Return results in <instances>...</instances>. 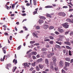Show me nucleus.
<instances>
[{
  "mask_svg": "<svg viewBox=\"0 0 73 73\" xmlns=\"http://www.w3.org/2000/svg\"><path fill=\"white\" fill-rule=\"evenodd\" d=\"M58 14L59 15H60V16H63V17H65V16L66 15V14L63 12H60L58 13Z\"/></svg>",
  "mask_w": 73,
  "mask_h": 73,
  "instance_id": "obj_1",
  "label": "nucleus"
},
{
  "mask_svg": "<svg viewBox=\"0 0 73 73\" xmlns=\"http://www.w3.org/2000/svg\"><path fill=\"white\" fill-rule=\"evenodd\" d=\"M67 23H65L63 24V27L64 28H68L69 27V25L67 24H66Z\"/></svg>",
  "mask_w": 73,
  "mask_h": 73,
  "instance_id": "obj_2",
  "label": "nucleus"
},
{
  "mask_svg": "<svg viewBox=\"0 0 73 73\" xmlns=\"http://www.w3.org/2000/svg\"><path fill=\"white\" fill-rule=\"evenodd\" d=\"M23 66H24L25 68H26V67L29 68V65L28 64V63H25L22 64Z\"/></svg>",
  "mask_w": 73,
  "mask_h": 73,
  "instance_id": "obj_3",
  "label": "nucleus"
},
{
  "mask_svg": "<svg viewBox=\"0 0 73 73\" xmlns=\"http://www.w3.org/2000/svg\"><path fill=\"white\" fill-rule=\"evenodd\" d=\"M59 66L60 67H62L63 65H64V63H63V62L62 60H60L59 62Z\"/></svg>",
  "mask_w": 73,
  "mask_h": 73,
  "instance_id": "obj_4",
  "label": "nucleus"
},
{
  "mask_svg": "<svg viewBox=\"0 0 73 73\" xmlns=\"http://www.w3.org/2000/svg\"><path fill=\"white\" fill-rule=\"evenodd\" d=\"M52 60L54 62H56V56H53L52 58Z\"/></svg>",
  "mask_w": 73,
  "mask_h": 73,
  "instance_id": "obj_5",
  "label": "nucleus"
},
{
  "mask_svg": "<svg viewBox=\"0 0 73 73\" xmlns=\"http://www.w3.org/2000/svg\"><path fill=\"white\" fill-rule=\"evenodd\" d=\"M44 64H43V65H42L41 64H39L38 66L40 69H42L44 67Z\"/></svg>",
  "mask_w": 73,
  "mask_h": 73,
  "instance_id": "obj_6",
  "label": "nucleus"
},
{
  "mask_svg": "<svg viewBox=\"0 0 73 73\" xmlns=\"http://www.w3.org/2000/svg\"><path fill=\"white\" fill-rule=\"evenodd\" d=\"M45 63L46 65H48L49 64V61H48V59H46L44 60Z\"/></svg>",
  "mask_w": 73,
  "mask_h": 73,
  "instance_id": "obj_7",
  "label": "nucleus"
},
{
  "mask_svg": "<svg viewBox=\"0 0 73 73\" xmlns=\"http://www.w3.org/2000/svg\"><path fill=\"white\" fill-rule=\"evenodd\" d=\"M58 32H59L61 33H62L64 32V30L62 29H58Z\"/></svg>",
  "mask_w": 73,
  "mask_h": 73,
  "instance_id": "obj_8",
  "label": "nucleus"
},
{
  "mask_svg": "<svg viewBox=\"0 0 73 73\" xmlns=\"http://www.w3.org/2000/svg\"><path fill=\"white\" fill-rule=\"evenodd\" d=\"M42 61V59L40 58V59H38L37 60V62H41Z\"/></svg>",
  "mask_w": 73,
  "mask_h": 73,
  "instance_id": "obj_9",
  "label": "nucleus"
},
{
  "mask_svg": "<svg viewBox=\"0 0 73 73\" xmlns=\"http://www.w3.org/2000/svg\"><path fill=\"white\" fill-rule=\"evenodd\" d=\"M43 27L45 29H47L49 27V26L47 25H43Z\"/></svg>",
  "mask_w": 73,
  "mask_h": 73,
  "instance_id": "obj_10",
  "label": "nucleus"
},
{
  "mask_svg": "<svg viewBox=\"0 0 73 73\" xmlns=\"http://www.w3.org/2000/svg\"><path fill=\"white\" fill-rule=\"evenodd\" d=\"M65 65L66 66H69V65H70V63L65 62Z\"/></svg>",
  "mask_w": 73,
  "mask_h": 73,
  "instance_id": "obj_11",
  "label": "nucleus"
},
{
  "mask_svg": "<svg viewBox=\"0 0 73 73\" xmlns=\"http://www.w3.org/2000/svg\"><path fill=\"white\" fill-rule=\"evenodd\" d=\"M32 35L34 37H36V38H38V36H37V35L35 34V33H33Z\"/></svg>",
  "mask_w": 73,
  "mask_h": 73,
  "instance_id": "obj_12",
  "label": "nucleus"
},
{
  "mask_svg": "<svg viewBox=\"0 0 73 73\" xmlns=\"http://www.w3.org/2000/svg\"><path fill=\"white\" fill-rule=\"evenodd\" d=\"M64 43L65 44L68 45H70V43L69 42H65Z\"/></svg>",
  "mask_w": 73,
  "mask_h": 73,
  "instance_id": "obj_13",
  "label": "nucleus"
},
{
  "mask_svg": "<svg viewBox=\"0 0 73 73\" xmlns=\"http://www.w3.org/2000/svg\"><path fill=\"white\" fill-rule=\"evenodd\" d=\"M55 46L56 48H58V49H61V46L60 45L56 44L55 45Z\"/></svg>",
  "mask_w": 73,
  "mask_h": 73,
  "instance_id": "obj_14",
  "label": "nucleus"
},
{
  "mask_svg": "<svg viewBox=\"0 0 73 73\" xmlns=\"http://www.w3.org/2000/svg\"><path fill=\"white\" fill-rule=\"evenodd\" d=\"M36 11H35L33 12V15H35L37 13V10H38V8H37L35 9Z\"/></svg>",
  "mask_w": 73,
  "mask_h": 73,
  "instance_id": "obj_15",
  "label": "nucleus"
},
{
  "mask_svg": "<svg viewBox=\"0 0 73 73\" xmlns=\"http://www.w3.org/2000/svg\"><path fill=\"white\" fill-rule=\"evenodd\" d=\"M38 21L39 24L40 25L41 24V23H44V21L42 20H39Z\"/></svg>",
  "mask_w": 73,
  "mask_h": 73,
  "instance_id": "obj_16",
  "label": "nucleus"
},
{
  "mask_svg": "<svg viewBox=\"0 0 73 73\" xmlns=\"http://www.w3.org/2000/svg\"><path fill=\"white\" fill-rule=\"evenodd\" d=\"M52 7H53V6H52L48 5V6H45V8H52Z\"/></svg>",
  "mask_w": 73,
  "mask_h": 73,
  "instance_id": "obj_17",
  "label": "nucleus"
},
{
  "mask_svg": "<svg viewBox=\"0 0 73 73\" xmlns=\"http://www.w3.org/2000/svg\"><path fill=\"white\" fill-rule=\"evenodd\" d=\"M33 3L34 5H36L37 4L36 0H33Z\"/></svg>",
  "mask_w": 73,
  "mask_h": 73,
  "instance_id": "obj_18",
  "label": "nucleus"
},
{
  "mask_svg": "<svg viewBox=\"0 0 73 73\" xmlns=\"http://www.w3.org/2000/svg\"><path fill=\"white\" fill-rule=\"evenodd\" d=\"M32 55H36L37 54V52L35 51H33L32 52Z\"/></svg>",
  "mask_w": 73,
  "mask_h": 73,
  "instance_id": "obj_19",
  "label": "nucleus"
},
{
  "mask_svg": "<svg viewBox=\"0 0 73 73\" xmlns=\"http://www.w3.org/2000/svg\"><path fill=\"white\" fill-rule=\"evenodd\" d=\"M70 58H65V60L69 62L70 61Z\"/></svg>",
  "mask_w": 73,
  "mask_h": 73,
  "instance_id": "obj_20",
  "label": "nucleus"
},
{
  "mask_svg": "<svg viewBox=\"0 0 73 73\" xmlns=\"http://www.w3.org/2000/svg\"><path fill=\"white\" fill-rule=\"evenodd\" d=\"M31 65L33 66H36V62H35L34 63H32L31 64Z\"/></svg>",
  "mask_w": 73,
  "mask_h": 73,
  "instance_id": "obj_21",
  "label": "nucleus"
},
{
  "mask_svg": "<svg viewBox=\"0 0 73 73\" xmlns=\"http://www.w3.org/2000/svg\"><path fill=\"white\" fill-rule=\"evenodd\" d=\"M5 55L3 56V59L2 58H1L0 60L1 61H4V59H5Z\"/></svg>",
  "mask_w": 73,
  "mask_h": 73,
  "instance_id": "obj_22",
  "label": "nucleus"
},
{
  "mask_svg": "<svg viewBox=\"0 0 73 73\" xmlns=\"http://www.w3.org/2000/svg\"><path fill=\"white\" fill-rule=\"evenodd\" d=\"M17 69V67H14L13 68V69L12 70V71L13 72H14L15 71V70Z\"/></svg>",
  "mask_w": 73,
  "mask_h": 73,
  "instance_id": "obj_23",
  "label": "nucleus"
},
{
  "mask_svg": "<svg viewBox=\"0 0 73 73\" xmlns=\"http://www.w3.org/2000/svg\"><path fill=\"white\" fill-rule=\"evenodd\" d=\"M54 27L52 26H50V27L49 28V29L50 30H51V29H54Z\"/></svg>",
  "mask_w": 73,
  "mask_h": 73,
  "instance_id": "obj_24",
  "label": "nucleus"
},
{
  "mask_svg": "<svg viewBox=\"0 0 73 73\" xmlns=\"http://www.w3.org/2000/svg\"><path fill=\"white\" fill-rule=\"evenodd\" d=\"M56 43H57V44H59L60 45H62V42H58V41H56Z\"/></svg>",
  "mask_w": 73,
  "mask_h": 73,
  "instance_id": "obj_25",
  "label": "nucleus"
},
{
  "mask_svg": "<svg viewBox=\"0 0 73 73\" xmlns=\"http://www.w3.org/2000/svg\"><path fill=\"white\" fill-rule=\"evenodd\" d=\"M15 62V64L16 65V64L17 63V60L15 59H14L13 61V62L14 63Z\"/></svg>",
  "mask_w": 73,
  "mask_h": 73,
  "instance_id": "obj_26",
  "label": "nucleus"
},
{
  "mask_svg": "<svg viewBox=\"0 0 73 73\" xmlns=\"http://www.w3.org/2000/svg\"><path fill=\"white\" fill-rule=\"evenodd\" d=\"M57 40L58 41H62V39L60 38L58 39H57Z\"/></svg>",
  "mask_w": 73,
  "mask_h": 73,
  "instance_id": "obj_27",
  "label": "nucleus"
},
{
  "mask_svg": "<svg viewBox=\"0 0 73 73\" xmlns=\"http://www.w3.org/2000/svg\"><path fill=\"white\" fill-rule=\"evenodd\" d=\"M47 50V49H46V48H43L41 49V51H46Z\"/></svg>",
  "mask_w": 73,
  "mask_h": 73,
  "instance_id": "obj_28",
  "label": "nucleus"
},
{
  "mask_svg": "<svg viewBox=\"0 0 73 73\" xmlns=\"http://www.w3.org/2000/svg\"><path fill=\"white\" fill-rule=\"evenodd\" d=\"M31 56L32 54H31V53H30L29 54H28V57H29V58H31Z\"/></svg>",
  "mask_w": 73,
  "mask_h": 73,
  "instance_id": "obj_29",
  "label": "nucleus"
},
{
  "mask_svg": "<svg viewBox=\"0 0 73 73\" xmlns=\"http://www.w3.org/2000/svg\"><path fill=\"white\" fill-rule=\"evenodd\" d=\"M40 18L41 19H43L44 20L46 19V18L45 17L42 16L40 17Z\"/></svg>",
  "mask_w": 73,
  "mask_h": 73,
  "instance_id": "obj_30",
  "label": "nucleus"
},
{
  "mask_svg": "<svg viewBox=\"0 0 73 73\" xmlns=\"http://www.w3.org/2000/svg\"><path fill=\"white\" fill-rule=\"evenodd\" d=\"M71 20L70 19L68 18L66 19V21L67 22H69V23H70V21Z\"/></svg>",
  "mask_w": 73,
  "mask_h": 73,
  "instance_id": "obj_31",
  "label": "nucleus"
},
{
  "mask_svg": "<svg viewBox=\"0 0 73 73\" xmlns=\"http://www.w3.org/2000/svg\"><path fill=\"white\" fill-rule=\"evenodd\" d=\"M46 15L47 17H50V18L52 17H51V16H50V15L49 14H47Z\"/></svg>",
  "mask_w": 73,
  "mask_h": 73,
  "instance_id": "obj_32",
  "label": "nucleus"
},
{
  "mask_svg": "<svg viewBox=\"0 0 73 73\" xmlns=\"http://www.w3.org/2000/svg\"><path fill=\"white\" fill-rule=\"evenodd\" d=\"M54 69L55 71H57L58 70V68L57 67H55L54 68Z\"/></svg>",
  "mask_w": 73,
  "mask_h": 73,
  "instance_id": "obj_33",
  "label": "nucleus"
},
{
  "mask_svg": "<svg viewBox=\"0 0 73 73\" xmlns=\"http://www.w3.org/2000/svg\"><path fill=\"white\" fill-rule=\"evenodd\" d=\"M36 69L38 71H39V70H40V68L38 67V66H37L36 67Z\"/></svg>",
  "mask_w": 73,
  "mask_h": 73,
  "instance_id": "obj_34",
  "label": "nucleus"
},
{
  "mask_svg": "<svg viewBox=\"0 0 73 73\" xmlns=\"http://www.w3.org/2000/svg\"><path fill=\"white\" fill-rule=\"evenodd\" d=\"M21 45H20L17 48V50H19V49H21Z\"/></svg>",
  "mask_w": 73,
  "mask_h": 73,
  "instance_id": "obj_35",
  "label": "nucleus"
},
{
  "mask_svg": "<svg viewBox=\"0 0 73 73\" xmlns=\"http://www.w3.org/2000/svg\"><path fill=\"white\" fill-rule=\"evenodd\" d=\"M40 27L38 26H37L36 27V29H40Z\"/></svg>",
  "mask_w": 73,
  "mask_h": 73,
  "instance_id": "obj_36",
  "label": "nucleus"
},
{
  "mask_svg": "<svg viewBox=\"0 0 73 73\" xmlns=\"http://www.w3.org/2000/svg\"><path fill=\"white\" fill-rule=\"evenodd\" d=\"M59 37H60V38H62H62H63L64 37V36L63 35H59Z\"/></svg>",
  "mask_w": 73,
  "mask_h": 73,
  "instance_id": "obj_37",
  "label": "nucleus"
},
{
  "mask_svg": "<svg viewBox=\"0 0 73 73\" xmlns=\"http://www.w3.org/2000/svg\"><path fill=\"white\" fill-rule=\"evenodd\" d=\"M44 41H50V39H44Z\"/></svg>",
  "mask_w": 73,
  "mask_h": 73,
  "instance_id": "obj_38",
  "label": "nucleus"
},
{
  "mask_svg": "<svg viewBox=\"0 0 73 73\" xmlns=\"http://www.w3.org/2000/svg\"><path fill=\"white\" fill-rule=\"evenodd\" d=\"M7 66H8V67H9V68H10V67H11V64H8L7 65Z\"/></svg>",
  "mask_w": 73,
  "mask_h": 73,
  "instance_id": "obj_39",
  "label": "nucleus"
},
{
  "mask_svg": "<svg viewBox=\"0 0 73 73\" xmlns=\"http://www.w3.org/2000/svg\"><path fill=\"white\" fill-rule=\"evenodd\" d=\"M49 37L50 38L51 40H53V39H54V37L52 36H50Z\"/></svg>",
  "mask_w": 73,
  "mask_h": 73,
  "instance_id": "obj_40",
  "label": "nucleus"
},
{
  "mask_svg": "<svg viewBox=\"0 0 73 73\" xmlns=\"http://www.w3.org/2000/svg\"><path fill=\"white\" fill-rule=\"evenodd\" d=\"M35 42V41H31L30 42V44H34Z\"/></svg>",
  "mask_w": 73,
  "mask_h": 73,
  "instance_id": "obj_41",
  "label": "nucleus"
},
{
  "mask_svg": "<svg viewBox=\"0 0 73 73\" xmlns=\"http://www.w3.org/2000/svg\"><path fill=\"white\" fill-rule=\"evenodd\" d=\"M50 54L51 56H53L54 54V52H51Z\"/></svg>",
  "mask_w": 73,
  "mask_h": 73,
  "instance_id": "obj_42",
  "label": "nucleus"
},
{
  "mask_svg": "<svg viewBox=\"0 0 73 73\" xmlns=\"http://www.w3.org/2000/svg\"><path fill=\"white\" fill-rule=\"evenodd\" d=\"M23 29H25V31H27L28 30V29H27V27L25 26H24L23 27Z\"/></svg>",
  "mask_w": 73,
  "mask_h": 73,
  "instance_id": "obj_43",
  "label": "nucleus"
},
{
  "mask_svg": "<svg viewBox=\"0 0 73 73\" xmlns=\"http://www.w3.org/2000/svg\"><path fill=\"white\" fill-rule=\"evenodd\" d=\"M49 43L50 44H53V41L52 40L50 41L49 42Z\"/></svg>",
  "mask_w": 73,
  "mask_h": 73,
  "instance_id": "obj_44",
  "label": "nucleus"
},
{
  "mask_svg": "<svg viewBox=\"0 0 73 73\" xmlns=\"http://www.w3.org/2000/svg\"><path fill=\"white\" fill-rule=\"evenodd\" d=\"M52 56H51V55H50V54H48V55H47V57H48V58H50V57Z\"/></svg>",
  "mask_w": 73,
  "mask_h": 73,
  "instance_id": "obj_45",
  "label": "nucleus"
},
{
  "mask_svg": "<svg viewBox=\"0 0 73 73\" xmlns=\"http://www.w3.org/2000/svg\"><path fill=\"white\" fill-rule=\"evenodd\" d=\"M64 69L65 70H68V69L66 67H64Z\"/></svg>",
  "mask_w": 73,
  "mask_h": 73,
  "instance_id": "obj_46",
  "label": "nucleus"
},
{
  "mask_svg": "<svg viewBox=\"0 0 73 73\" xmlns=\"http://www.w3.org/2000/svg\"><path fill=\"white\" fill-rule=\"evenodd\" d=\"M48 22V23H50L51 21V19H47Z\"/></svg>",
  "mask_w": 73,
  "mask_h": 73,
  "instance_id": "obj_47",
  "label": "nucleus"
},
{
  "mask_svg": "<svg viewBox=\"0 0 73 73\" xmlns=\"http://www.w3.org/2000/svg\"><path fill=\"white\" fill-rule=\"evenodd\" d=\"M2 50H3V51L4 53V54L6 53V51H5V50H4V48H2Z\"/></svg>",
  "mask_w": 73,
  "mask_h": 73,
  "instance_id": "obj_48",
  "label": "nucleus"
},
{
  "mask_svg": "<svg viewBox=\"0 0 73 73\" xmlns=\"http://www.w3.org/2000/svg\"><path fill=\"white\" fill-rule=\"evenodd\" d=\"M70 36H73V32H71L70 33Z\"/></svg>",
  "mask_w": 73,
  "mask_h": 73,
  "instance_id": "obj_49",
  "label": "nucleus"
},
{
  "mask_svg": "<svg viewBox=\"0 0 73 73\" xmlns=\"http://www.w3.org/2000/svg\"><path fill=\"white\" fill-rule=\"evenodd\" d=\"M50 67L51 69H52V70H53V69H54V68H53V66H50Z\"/></svg>",
  "mask_w": 73,
  "mask_h": 73,
  "instance_id": "obj_50",
  "label": "nucleus"
},
{
  "mask_svg": "<svg viewBox=\"0 0 73 73\" xmlns=\"http://www.w3.org/2000/svg\"><path fill=\"white\" fill-rule=\"evenodd\" d=\"M15 5H12V8H13V9H14V8L15 7Z\"/></svg>",
  "mask_w": 73,
  "mask_h": 73,
  "instance_id": "obj_51",
  "label": "nucleus"
},
{
  "mask_svg": "<svg viewBox=\"0 0 73 73\" xmlns=\"http://www.w3.org/2000/svg\"><path fill=\"white\" fill-rule=\"evenodd\" d=\"M62 73H65V71L64 69H62Z\"/></svg>",
  "mask_w": 73,
  "mask_h": 73,
  "instance_id": "obj_52",
  "label": "nucleus"
},
{
  "mask_svg": "<svg viewBox=\"0 0 73 73\" xmlns=\"http://www.w3.org/2000/svg\"><path fill=\"white\" fill-rule=\"evenodd\" d=\"M68 52L69 55H70V56H71V55H72V54H71V51H70V50H69Z\"/></svg>",
  "mask_w": 73,
  "mask_h": 73,
  "instance_id": "obj_53",
  "label": "nucleus"
},
{
  "mask_svg": "<svg viewBox=\"0 0 73 73\" xmlns=\"http://www.w3.org/2000/svg\"><path fill=\"white\" fill-rule=\"evenodd\" d=\"M33 58L34 60H35V59H36V57L35 56H33Z\"/></svg>",
  "mask_w": 73,
  "mask_h": 73,
  "instance_id": "obj_54",
  "label": "nucleus"
},
{
  "mask_svg": "<svg viewBox=\"0 0 73 73\" xmlns=\"http://www.w3.org/2000/svg\"><path fill=\"white\" fill-rule=\"evenodd\" d=\"M55 33L56 35H58V34H59V33L57 31H56L55 32Z\"/></svg>",
  "mask_w": 73,
  "mask_h": 73,
  "instance_id": "obj_55",
  "label": "nucleus"
},
{
  "mask_svg": "<svg viewBox=\"0 0 73 73\" xmlns=\"http://www.w3.org/2000/svg\"><path fill=\"white\" fill-rule=\"evenodd\" d=\"M68 33H69V32H68V31H67L65 33V35H68Z\"/></svg>",
  "mask_w": 73,
  "mask_h": 73,
  "instance_id": "obj_56",
  "label": "nucleus"
},
{
  "mask_svg": "<svg viewBox=\"0 0 73 73\" xmlns=\"http://www.w3.org/2000/svg\"><path fill=\"white\" fill-rule=\"evenodd\" d=\"M49 70L48 69H47L45 70V72H48Z\"/></svg>",
  "mask_w": 73,
  "mask_h": 73,
  "instance_id": "obj_57",
  "label": "nucleus"
},
{
  "mask_svg": "<svg viewBox=\"0 0 73 73\" xmlns=\"http://www.w3.org/2000/svg\"><path fill=\"white\" fill-rule=\"evenodd\" d=\"M31 52V50H30L28 51H27L26 53H27V54H28V53H30V52Z\"/></svg>",
  "mask_w": 73,
  "mask_h": 73,
  "instance_id": "obj_58",
  "label": "nucleus"
},
{
  "mask_svg": "<svg viewBox=\"0 0 73 73\" xmlns=\"http://www.w3.org/2000/svg\"><path fill=\"white\" fill-rule=\"evenodd\" d=\"M26 5L27 6H29L30 5V3H27Z\"/></svg>",
  "mask_w": 73,
  "mask_h": 73,
  "instance_id": "obj_59",
  "label": "nucleus"
},
{
  "mask_svg": "<svg viewBox=\"0 0 73 73\" xmlns=\"http://www.w3.org/2000/svg\"><path fill=\"white\" fill-rule=\"evenodd\" d=\"M50 66H53V63L52 62L50 63Z\"/></svg>",
  "mask_w": 73,
  "mask_h": 73,
  "instance_id": "obj_60",
  "label": "nucleus"
},
{
  "mask_svg": "<svg viewBox=\"0 0 73 73\" xmlns=\"http://www.w3.org/2000/svg\"><path fill=\"white\" fill-rule=\"evenodd\" d=\"M6 58H9V55L7 54L6 55Z\"/></svg>",
  "mask_w": 73,
  "mask_h": 73,
  "instance_id": "obj_61",
  "label": "nucleus"
},
{
  "mask_svg": "<svg viewBox=\"0 0 73 73\" xmlns=\"http://www.w3.org/2000/svg\"><path fill=\"white\" fill-rule=\"evenodd\" d=\"M36 57L37 58H39V57H40V55H39V54H38L36 56Z\"/></svg>",
  "mask_w": 73,
  "mask_h": 73,
  "instance_id": "obj_62",
  "label": "nucleus"
},
{
  "mask_svg": "<svg viewBox=\"0 0 73 73\" xmlns=\"http://www.w3.org/2000/svg\"><path fill=\"white\" fill-rule=\"evenodd\" d=\"M73 62V59H72L71 60V61L70 62V63H72Z\"/></svg>",
  "mask_w": 73,
  "mask_h": 73,
  "instance_id": "obj_63",
  "label": "nucleus"
},
{
  "mask_svg": "<svg viewBox=\"0 0 73 73\" xmlns=\"http://www.w3.org/2000/svg\"><path fill=\"white\" fill-rule=\"evenodd\" d=\"M70 23H73V19H72V21L71 20Z\"/></svg>",
  "mask_w": 73,
  "mask_h": 73,
  "instance_id": "obj_64",
  "label": "nucleus"
}]
</instances>
